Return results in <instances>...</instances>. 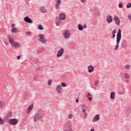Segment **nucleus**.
<instances>
[{"mask_svg":"<svg viewBox=\"0 0 131 131\" xmlns=\"http://www.w3.org/2000/svg\"><path fill=\"white\" fill-rule=\"evenodd\" d=\"M32 109H33V104H31L28 108L27 113H30Z\"/></svg>","mask_w":131,"mask_h":131,"instance_id":"13","label":"nucleus"},{"mask_svg":"<svg viewBox=\"0 0 131 131\" xmlns=\"http://www.w3.org/2000/svg\"><path fill=\"white\" fill-rule=\"evenodd\" d=\"M13 115V114H12L11 112H9L7 113V115L6 116V118H11Z\"/></svg>","mask_w":131,"mask_h":131,"instance_id":"20","label":"nucleus"},{"mask_svg":"<svg viewBox=\"0 0 131 131\" xmlns=\"http://www.w3.org/2000/svg\"><path fill=\"white\" fill-rule=\"evenodd\" d=\"M56 5H61V0H57Z\"/></svg>","mask_w":131,"mask_h":131,"instance_id":"38","label":"nucleus"},{"mask_svg":"<svg viewBox=\"0 0 131 131\" xmlns=\"http://www.w3.org/2000/svg\"><path fill=\"white\" fill-rule=\"evenodd\" d=\"M76 103H78L79 102V100L78 98H77L76 99Z\"/></svg>","mask_w":131,"mask_h":131,"instance_id":"51","label":"nucleus"},{"mask_svg":"<svg viewBox=\"0 0 131 131\" xmlns=\"http://www.w3.org/2000/svg\"><path fill=\"white\" fill-rule=\"evenodd\" d=\"M51 68H53V67H51Z\"/></svg>","mask_w":131,"mask_h":131,"instance_id":"63","label":"nucleus"},{"mask_svg":"<svg viewBox=\"0 0 131 131\" xmlns=\"http://www.w3.org/2000/svg\"><path fill=\"white\" fill-rule=\"evenodd\" d=\"M40 11L42 13H46V12H47V9H46V8H45V7H41L40 8Z\"/></svg>","mask_w":131,"mask_h":131,"instance_id":"24","label":"nucleus"},{"mask_svg":"<svg viewBox=\"0 0 131 131\" xmlns=\"http://www.w3.org/2000/svg\"><path fill=\"white\" fill-rule=\"evenodd\" d=\"M114 20L115 21V23L118 26L120 25V20H119V18L117 16H115L114 17Z\"/></svg>","mask_w":131,"mask_h":131,"instance_id":"6","label":"nucleus"},{"mask_svg":"<svg viewBox=\"0 0 131 131\" xmlns=\"http://www.w3.org/2000/svg\"><path fill=\"white\" fill-rule=\"evenodd\" d=\"M82 112L83 113H86V110H85V109H83L82 110Z\"/></svg>","mask_w":131,"mask_h":131,"instance_id":"46","label":"nucleus"},{"mask_svg":"<svg viewBox=\"0 0 131 131\" xmlns=\"http://www.w3.org/2000/svg\"><path fill=\"white\" fill-rule=\"evenodd\" d=\"M124 77L126 79H128L129 78V75L128 73H124Z\"/></svg>","mask_w":131,"mask_h":131,"instance_id":"26","label":"nucleus"},{"mask_svg":"<svg viewBox=\"0 0 131 131\" xmlns=\"http://www.w3.org/2000/svg\"><path fill=\"white\" fill-rule=\"evenodd\" d=\"M43 118V115L40 113L39 112L36 113L34 117V121L36 122L38 120H40Z\"/></svg>","mask_w":131,"mask_h":131,"instance_id":"2","label":"nucleus"},{"mask_svg":"<svg viewBox=\"0 0 131 131\" xmlns=\"http://www.w3.org/2000/svg\"><path fill=\"white\" fill-rule=\"evenodd\" d=\"M61 85H62V86H63V88H65L66 86V83L61 82Z\"/></svg>","mask_w":131,"mask_h":131,"instance_id":"34","label":"nucleus"},{"mask_svg":"<svg viewBox=\"0 0 131 131\" xmlns=\"http://www.w3.org/2000/svg\"><path fill=\"white\" fill-rule=\"evenodd\" d=\"M64 131H73V129L71 128H68V129L64 130Z\"/></svg>","mask_w":131,"mask_h":131,"instance_id":"40","label":"nucleus"},{"mask_svg":"<svg viewBox=\"0 0 131 131\" xmlns=\"http://www.w3.org/2000/svg\"><path fill=\"white\" fill-rule=\"evenodd\" d=\"M128 19H129V20H131V14L128 15Z\"/></svg>","mask_w":131,"mask_h":131,"instance_id":"47","label":"nucleus"},{"mask_svg":"<svg viewBox=\"0 0 131 131\" xmlns=\"http://www.w3.org/2000/svg\"><path fill=\"white\" fill-rule=\"evenodd\" d=\"M3 123H4V121H3V120H2V118L0 117V124H3Z\"/></svg>","mask_w":131,"mask_h":131,"instance_id":"42","label":"nucleus"},{"mask_svg":"<svg viewBox=\"0 0 131 131\" xmlns=\"http://www.w3.org/2000/svg\"><path fill=\"white\" fill-rule=\"evenodd\" d=\"M59 19L60 20H65L66 19V15L64 13H60L59 14Z\"/></svg>","mask_w":131,"mask_h":131,"instance_id":"9","label":"nucleus"},{"mask_svg":"<svg viewBox=\"0 0 131 131\" xmlns=\"http://www.w3.org/2000/svg\"><path fill=\"white\" fill-rule=\"evenodd\" d=\"M113 21V18L111 15H107L106 17V22L107 23H111Z\"/></svg>","mask_w":131,"mask_h":131,"instance_id":"7","label":"nucleus"},{"mask_svg":"<svg viewBox=\"0 0 131 131\" xmlns=\"http://www.w3.org/2000/svg\"><path fill=\"white\" fill-rule=\"evenodd\" d=\"M31 34V32H26V35H30Z\"/></svg>","mask_w":131,"mask_h":131,"instance_id":"44","label":"nucleus"},{"mask_svg":"<svg viewBox=\"0 0 131 131\" xmlns=\"http://www.w3.org/2000/svg\"><path fill=\"white\" fill-rule=\"evenodd\" d=\"M130 7H131V3H129L128 4H127L126 8L127 9L130 8Z\"/></svg>","mask_w":131,"mask_h":131,"instance_id":"35","label":"nucleus"},{"mask_svg":"<svg viewBox=\"0 0 131 131\" xmlns=\"http://www.w3.org/2000/svg\"><path fill=\"white\" fill-rule=\"evenodd\" d=\"M14 24H12V28H14Z\"/></svg>","mask_w":131,"mask_h":131,"instance_id":"60","label":"nucleus"},{"mask_svg":"<svg viewBox=\"0 0 131 131\" xmlns=\"http://www.w3.org/2000/svg\"><path fill=\"white\" fill-rule=\"evenodd\" d=\"M44 50H45V49H44L43 48L39 49H38V53H41L42 52H43V51H44Z\"/></svg>","mask_w":131,"mask_h":131,"instance_id":"29","label":"nucleus"},{"mask_svg":"<svg viewBox=\"0 0 131 131\" xmlns=\"http://www.w3.org/2000/svg\"><path fill=\"white\" fill-rule=\"evenodd\" d=\"M78 29H79L80 31H82V30H83V26L80 24L78 25Z\"/></svg>","mask_w":131,"mask_h":131,"instance_id":"22","label":"nucleus"},{"mask_svg":"<svg viewBox=\"0 0 131 131\" xmlns=\"http://www.w3.org/2000/svg\"><path fill=\"white\" fill-rule=\"evenodd\" d=\"M116 42L117 45H119V42H120V40L121 39V37H117L116 38Z\"/></svg>","mask_w":131,"mask_h":131,"instance_id":"21","label":"nucleus"},{"mask_svg":"<svg viewBox=\"0 0 131 131\" xmlns=\"http://www.w3.org/2000/svg\"><path fill=\"white\" fill-rule=\"evenodd\" d=\"M28 1H30V0H28Z\"/></svg>","mask_w":131,"mask_h":131,"instance_id":"64","label":"nucleus"},{"mask_svg":"<svg viewBox=\"0 0 131 131\" xmlns=\"http://www.w3.org/2000/svg\"><path fill=\"white\" fill-rule=\"evenodd\" d=\"M11 32H12V33H16V32H17V28H12L11 29Z\"/></svg>","mask_w":131,"mask_h":131,"instance_id":"23","label":"nucleus"},{"mask_svg":"<svg viewBox=\"0 0 131 131\" xmlns=\"http://www.w3.org/2000/svg\"><path fill=\"white\" fill-rule=\"evenodd\" d=\"M115 36H116L115 34H113V38H114Z\"/></svg>","mask_w":131,"mask_h":131,"instance_id":"54","label":"nucleus"},{"mask_svg":"<svg viewBox=\"0 0 131 131\" xmlns=\"http://www.w3.org/2000/svg\"><path fill=\"white\" fill-rule=\"evenodd\" d=\"M88 68L89 73H91L92 72L94 71V67H93L92 65L88 66Z\"/></svg>","mask_w":131,"mask_h":131,"instance_id":"11","label":"nucleus"},{"mask_svg":"<svg viewBox=\"0 0 131 131\" xmlns=\"http://www.w3.org/2000/svg\"><path fill=\"white\" fill-rule=\"evenodd\" d=\"M48 85H51L52 84V79H49L48 81Z\"/></svg>","mask_w":131,"mask_h":131,"instance_id":"30","label":"nucleus"},{"mask_svg":"<svg viewBox=\"0 0 131 131\" xmlns=\"http://www.w3.org/2000/svg\"><path fill=\"white\" fill-rule=\"evenodd\" d=\"M38 77H39L38 75H35V76L34 77V80H37Z\"/></svg>","mask_w":131,"mask_h":131,"instance_id":"33","label":"nucleus"},{"mask_svg":"<svg viewBox=\"0 0 131 131\" xmlns=\"http://www.w3.org/2000/svg\"><path fill=\"white\" fill-rule=\"evenodd\" d=\"M61 22H62V20H61L60 18L58 16H56V25H57V26H59Z\"/></svg>","mask_w":131,"mask_h":131,"instance_id":"8","label":"nucleus"},{"mask_svg":"<svg viewBox=\"0 0 131 131\" xmlns=\"http://www.w3.org/2000/svg\"><path fill=\"white\" fill-rule=\"evenodd\" d=\"M117 30H114L112 32V34H115V33H116Z\"/></svg>","mask_w":131,"mask_h":131,"instance_id":"43","label":"nucleus"},{"mask_svg":"<svg viewBox=\"0 0 131 131\" xmlns=\"http://www.w3.org/2000/svg\"><path fill=\"white\" fill-rule=\"evenodd\" d=\"M39 37L40 39H41V38H45V35L43 34H40L39 35Z\"/></svg>","mask_w":131,"mask_h":131,"instance_id":"28","label":"nucleus"},{"mask_svg":"<svg viewBox=\"0 0 131 131\" xmlns=\"http://www.w3.org/2000/svg\"><path fill=\"white\" fill-rule=\"evenodd\" d=\"M73 117V115L72 114H70L68 115V118L69 119H71Z\"/></svg>","mask_w":131,"mask_h":131,"instance_id":"32","label":"nucleus"},{"mask_svg":"<svg viewBox=\"0 0 131 131\" xmlns=\"http://www.w3.org/2000/svg\"><path fill=\"white\" fill-rule=\"evenodd\" d=\"M82 107L83 108H87L86 106H85V104H82Z\"/></svg>","mask_w":131,"mask_h":131,"instance_id":"45","label":"nucleus"},{"mask_svg":"<svg viewBox=\"0 0 131 131\" xmlns=\"http://www.w3.org/2000/svg\"><path fill=\"white\" fill-rule=\"evenodd\" d=\"M100 119V115L97 114L96 115L94 118L93 120V122H96V121H98Z\"/></svg>","mask_w":131,"mask_h":131,"instance_id":"10","label":"nucleus"},{"mask_svg":"<svg viewBox=\"0 0 131 131\" xmlns=\"http://www.w3.org/2000/svg\"><path fill=\"white\" fill-rule=\"evenodd\" d=\"M117 37H121V30L120 29L118 30V31L117 34Z\"/></svg>","mask_w":131,"mask_h":131,"instance_id":"18","label":"nucleus"},{"mask_svg":"<svg viewBox=\"0 0 131 131\" xmlns=\"http://www.w3.org/2000/svg\"><path fill=\"white\" fill-rule=\"evenodd\" d=\"M118 48H119V45H118V44H117L115 48V50L117 51V50H118Z\"/></svg>","mask_w":131,"mask_h":131,"instance_id":"36","label":"nucleus"},{"mask_svg":"<svg viewBox=\"0 0 131 131\" xmlns=\"http://www.w3.org/2000/svg\"><path fill=\"white\" fill-rule=\"evenodd\" d=\"M81 3H84L85 2V0H81Z\"/></svg>","mask_w":131,"mask_h":131,"instance_id":"56","label":"nucleus"},{"mask_svg":"<svg viewBox=\"0 0 131 131\" xmlns=\"http://www.w3.org/2000/svg\"><path fill=\"white\" fill-rule=\"evenodd\" d=\"M111 99L112 100L115 99V92H113L111 93Z\"/></svg>","mask_w":131,"mask_h":131,"instance_id":"19","label":"nucleus"},{"mask_svg":"<svg viewBox=\"0 0 131 131\" xmlns=\"http://www.w3.org/2000/svg\"><path fill=\"white\" fill-rule=\"evenodd\" d=\"M39 30H43V27L41 25H39L38 27Z\"/></svg>","mask_w":131,"mask_h":131,"instance_id":"27","label":"nucleus"},{"mask_svg":"<svg viewBox=\"0 0 131 131\" xmlns=\"http://www.w3.org/2000/svg\"><path fill=\"white\" fill-rule=\"evenodd\" d=\"M8 123H9V124H12V125H15V124H17V119H11L8 121Z\"/></svg>","mask_w":131,"mask_h":131,"instance_id":"4","label":"nucleus"},{"mask_svg":"<svg viewBox=\"0 0 131 131\" xmlns=\"http://www.w3.org/2000/svg\"><path fill=\"white\" fill-rule=\"evenodd\" d=\"M24 21L26 22V23H29L30 24L33 23V20L28 16H26L24 18Z\"/></svg>","mask_w":131,"mask_h":131,"instance_id":"3","label":"nucleus"},{"mask_svg":"<svg viewBox=\"0 0 131 131\" xmlns=\"http://www.w3.org/2000/svg\"><path fill=\"white\" fill-rule=\"evenodd\" d=\"M126 82H127V83L129 82V80H126Z\"/></svg>","mask_w":131,"mask_h":131,"instance_id":"58","label":"nucleus"},{"mask_svg":"<svg viewBox=\"0 0 131 131\" xmlns=\"http://www.w3.org/2000/svg\"><path fill=\"white\" fill-rule=\"evenodd\" d=\"M87 98L89 99V101H92V97H89L88 96H87Z\"/></svg>","mask_w":131,"mask_h":131,"instance_id":"48","label":"nucleus"},{"mask_svg":"<svg viewBox=\"0 0 131 131\" xmlns=\"http://www.w3.org/2000/svg\"><path fill=\"white\" fill-rule=\"evenodd\" d=\"M20 58H21V55H18V56H17V59L18 60H19V59H20Z\"/></svg>","mask_w":131,"mask_h":131,"instance_id":"50","label":"nucleus"},{"mask_svg":"<svg viewBox=\"0 0 131 131\" xmlns=\"http://www.w3.org/2000/svg\"><path fill=\"white\" fill-rule=\"evenodd\" d=\"M125 68L126 69H129V68H130V66L129 65H128V64L126 65L125 67Z\"/></svg>","mask_w":131,"mask_h":131,"instance_id":"39","label":"nucleus"},{"mask_svg":"<svg viewBox=\"0 0 131 131\" xmlns=\"http://www.w3.org/2000/svg\"><path fill=\"white\" fill-rule=\"evenodd\" d=\"M121 94H123V92L121 93Z\"/></svg>","mask_w":131,"mask_h":131,"instance_id":"61","label":"nucleus"},{"mask_svg":"<svg viewBox=\"0 0 131 131\" xmlns=\"http://www.w3.org/2000/svg\"><path fill=\"white\" fill-rule=\"evenodd\" d=\"M7 37L9 40V43H10L12 48L16 49L17 48V41H16L14 38L10 34L7 35Z\"/></svg>","mask_w":131,"mask_h":131,"instance_id":"1","label":"nucleus"},{"mask_svg":"<svg viewBox=\"0 0 131 131\" xmlns=\"http://www.w3.org/2000/svg\"><path fill=\"white\" fill-rule=\"evenodd\" d=\"M122 47H124V45H122Z\"/></svg>","mask_w":131,"mask_h":131,"instance_id":"62","label":"nucleus"},{"mask_svg":"<svg viewBox=\"0 0 131 131\" xmlns=\"http://www.w3.org/2000/svg\"><path fill=\"white\" fill-rule=\"evenodd\" d=\"M88 97L89 96H90L91 97H92V95H91V93H88V95H87Z\"/></svg>","mask_w":131,"mask_h":131,"instance_id":"53","label":"nucleus"},{"mask_svg":"<svg viewBox=\"0 0 131 131\" xmlns=\"http://www.w3.org/2000/svg\"><path fill=\"white\" fill-rule=\"evenodd\" d=\"M99 84V81L96 80L94 83V85H98Z\"/></svg>","mask_w":131,"mask_h":131,"instance_id":"41","label":"nucleus"},{"mask_svg":"<svg viewBox=\"0 0 131 131\" xmlns=\"http://www.w3.org/2000/svg\"><path fill=\"white\" fill-rule=\"evenodd\" d=\"M20 46V43L19 42H17V47H19Z\"/></svg>","mask_w":131,"mask_h":131,"instance_id":"55","label":"nucleus"},{"mask_svg":"<svg viewBox=\"0 0 131 131\" xmlns=\"http://www.w3.org/2000/svg\"><path fill=\"white\" fill-rule=\"evenodd\" d=\"M39 41H41V42H42V43H46L48 40L46 39V38H42L41 39H39Z\"/></svg>","mask_w":131,"mask_h":131,"instance_id":"17","label":"nucleus"},{"mask_svg":"<svg viewBox=\"0 0 131 131\" xmlns=\"http://www.w3.org/2000/svg\"><path fill=\"white\" fill-rule=\"evenodd\" d=\"M88 116V113H85L84 114V118H85V117H86Z\"/></svg>","mask_w":131,"mask_h":131,"instance_id":"52","label":"nucleus"},{"mask_svg":"<svg viewBox=\"0 0 131 131\" xmlns=\"http://www.w3.org/2000/svg\"><path fill=\"white\" fill-rule=\"evenodd\" d=\"M90 131H95V129L94 128H92V129H91Z\"/></svg>","mask_w":131,"mask_h":131,"instance_id":"59","label":"nucleus"},{"mask_svg":"<svg viewBox=\"0 0 131 131\" xmlns=\"http://www.w3.org/2000/svg\"><path fill=\"white\" fill-rule=\"evenodd\" d=\"M64 53V49L63 48L60 49L58 52V53L57 54V57L58 58H60L62 55H63V53Z\"/></svg>","mask_w":131,"mask_h":131,"instance_id":"5","label":"nucleus"},{"mask_svg":"<svg viewBox=\"0 0 131 131\" xmlns=\"http://www.w3.org/2000/svg\"><path fill=\"white\" fill-rule=\"evenodd\" d=\"M60 5H59V4H56V9H59V6Z\"/></svg>","mask_w":131,"mask_h":131,"instance_id":"49","label":"nucleus"},{"mask_svg":"<svg viewBox=\"0 0 131 131\" xmlns=\"http://www.w3.org/2000/svg\"><path fill=\"white\" fill-rule=\"evenodd\" d=\"M67 127H68V128H71L72 126V124L71 123V122L69 121L67 122L66 123Z\"/></svg>","mask_w":131,"mask_h":131,"instance_id":"14","label":"nucleus"},{"mask_svg":"<svg viewBox=\"0 0 131 131\" xmlns=\"http://www.w3.org/2000/svg\"><path fill=\"white\" fill-rule=\"evenodd\" d=\"M5 102L2 100L0 101V108H3L4 107V105Z\"/></svg>","mask_w":131,"mask_h":131,"instance_id":"25","label":"nucleus"},{"mask_svg":"<svg viewBox=\"0 0 131 131\" xmlns=\"http://www.w3.org/2000/svg\"><path fill=\"white\" fill-rule=\"evenodd\" d=\"M56 90L58 93H62V91H61L62 90V86L61 85H58L57 86Z\"/></svg>","mask_w":131,"mask_h":131,"instance_id":"15","label":"nucleus"},{"mask_svg":"<svg viewBox=\"0 0 131 131\" xmlns=\"http://www.w3.org/2000/svg\"><path fill=\"white\" fill-rule=\"evenodd\" d=\"M95 15H96V16H97L98 17H99V16H100V15H101V13H100V12H97V13H95Z\"/></svg>","mask_w":131,"mask_h":131,"instance_id":"37","label":"nucleus"},{"mask_svg":"<svg viewBox=\"0 0 131 131\" xmlns=\"http://www.w3.org/2000/svg\"><path fill=\"white\" fill-rule=\"evenodd\" d=\"M63 35L64 36V38H68V37H69V36H70V33H69V31H67L63 34Z\"/></svg>","mask_w":131,"mask_h":131,"instance_id":"12","label":"nucleus"},{"mask_svg":"<svg viewBox=\"0 0 131 131\" xmlns=\"http://www.w3.org/2000/svg\"><path fill=\"white\" fill-rule=\"evenodd\" d=\"M118 7H119V8H120V9H121V8H123V5L122 4V3H119Z\"/></svg>","mask_w":131,"mask_h":131,"instance_id":"31","label":"nucleus"},{"mask_svg":"<svg viewBox=\"0 0 131 131\" xmlns=\"http://www.w3.org/2000/svg\"><path fill=\"white\" fill-rule=\"evenodd\" d=\"M83 28H86V25L85 24L84 26H83Z\"/></svg>","mask_w":131,"mask_h":131,"instance_id":"57","label":"nucleus"},{"mask_svg":"<svg viewBox=\"0 0 131 131\" xmlns=\"http://www.w3.org/2000/svg\"><path fill=\"white\" fill-rule=\"evenodd\" d=\"M126 113H127V114H129V113H130L131 112V107L130 106H128L126 108Z\"/></svg>","mask_w":131,"mask_h":131,"instance_id":"16","label":"nucleus"}]
</instances>
